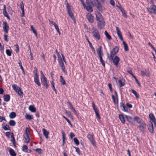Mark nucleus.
I'll return each mask as SVG.
<instances>
[{
  "label": "nucleus",
  "mask_w": 156,
  "mask_h": 156,
  "mask_svg": "<svg viewBox=\"0 0 156 156\" xmlns=\"http://www.w3.org/2000/svg\"><path fill=\"white\" fill-rule=\"evenodd\" d=\"M40 73L41 74V82L43 86L45 87L46 89H47L48 87V83L47 79L44 75L42 71H41Z\"/></svg>",
  "instance_id": "obj_1"
},
{
  "label": "nucleus",
  "mask_w": 156,
  "mask_h": 156,
  "mask_svg": "<svg viewBox=\"0 0 156 156\" xmlns=\"http://www.w3.org/2000/svg\"><path fill=\"white\" fill-rule=\"evenodd\" d=\"M12 87L13 90L18 94L20 97H23V93L22 91L21 88L18 86L16 84L12 85Z\"/></svg>",
  "instance_id": "obj_2"
},
{
  "label": "nucleus",
  "mask_w": 156,
  "mask_h": 156,
  "mask_svg": "<svg viewBox=\"0 0 156 156\" xmlns=\"http://www.w3.org/2000/svg\"><path fill=\"white\" fill-rule=\"evenodd\" d=\"M30 133L29 129L28 128H26L23 134V137L25 139L24 142L27 143H28L29 142L30 139L29 137V135Z\"/></svg>",
  "instance_id": "obj_3"
},
{
  "label": "nucleus",
  "mask_w": 156,
  "mask_h": 156,
  "mask_svg": "<svg viewBox=\"0 0 156 156\" xmlns=\"http://www.w3.org/2000/svg\"><path fill=\"white\" fill-rule=\"evenodd\" d=\"M151 4H153V2L152 0H150ZM147 9L148 11L150 13H153L154 14H156V6L152 5H151L150 8H147Z\"/></svg>",
  "instance_id": "obj_4"
},
{
  "label": "nucleus",
  "mask_w": 156,
  "mask_h": 156,
  "mask_svg": "<svg viewBox=\"0 0 156 156\" xmlns=\"http://www.w3.org/2000/svg\"><path fill=\"white\" fill-rule=\"evenodd\" d=\"M92 33L94 38L98 40L100 39V35L98 30L94 27H93L92 29Z\"/></svg>",
  "instance_id": "obj_5"
},
{
  "label": "nucleus",
  "mask_w": 156,
  "mask_h": 156,
  "mask_svg": "<svg viewBox=\"0 0 156 156\" xmlns=\"http://www.w3.org/2000/svg\"><path fill=\"white\" fill-rule=\"evenodd\" d=\"M108 58L109 59H111L112 60L115 66H117L120 61V58L118 56H115L114 58V56H112V57H108Z\"/></svg>",
  "instance_id": "obj_6"
},
{
  "label": "nucleus",
  "mask_w": 156,
  "mask_h": 156,
  "mask_svg": "<svg viewBox=\"0 0 156 156\" xmlns=\"http://www.w3.org/2000/svg\"><path fill=\"white\" fill-rule=\"evenodd\" d=\"M94 135L89 134L87 136V138L93 146H95L96 143L94 138Z\"/></svg>",
  "instance_id": "obj_7"
},
{
  "label": "nucleus",
  "mask_w": 156,
  "mask_h": 156,
  "mask_svg": "<svg viewBox=\"0 0 156 156\" xmlns=\"http://www.w3.org/2000/svg\"><path fill=\"white\" fill-rule=\"evenodd\" d=\"M119 50V48L118 47L116 46L111 51L110 55V56L108 55V57H112V56H114V55L118 52Z\"/></svg>",
  "instance_id": "obj_8"
},
{
  "label": "nucleus",
  "mask_w": 156,
  "mask_h": 156,
  "mask_svg": "<svg viewBox=\"0 0 156 156\" xmlns=\"http://www.w3.org/2000/svg\"><path fill=\"white\" fill-rule=\"evenodd\" d=\"M3 29L5 33H8V30H9V25L6 22H4L2 25Z\"/></svg>",
  "instance_id": "obj_9"
},
{
  "label": "nucleus",
  "mask_w": 156,
  "mask_h": 156,
  "mask_svg": "<svg viewBox=\"0 0 156 156\" xmlns=\"http://www.w3.org/2000/svg\"><path fill=\"white\" fill-rule=\"evenodd\" d=\"M141 74L142 76H146L147 77H149L150 76V73L148 69H145L140 71Z\"/></svg>",
  "instance_id": "obj_10"
},
{
  "label": "nucleus",
  "mask_w": 156,
  "mask_h": 156,
  "mask_svg": "<svg viewBox=\"0 0 156 156\" xmlns=\"http://www.w3.org/2000/svg\"><path fill=\"white\" fill-rule=\"evenodd\" d=\"M34 82L38 86H40L41 83L39 79L38 75L37 73H36L34 76Z\"/></svg>",
  "instance_id": "obj_11"
},
{
  "label": "nucleus",
  "mask_w": 156,
  "mask_h": 156,
  "mask_svg": "<svg viewBox=\"0 0 156 156\" xmlns=\"http://www.w3.org/2000/svg\"><path fill=\"white\" fill-rule=\"evenodd\" d=\"M66 7L68 10V13L69 14V15L70 17L74 21V22H75V20L74 17L73 16V13L70 10V8L68 4L67 5Z\"/></svg>",
  "instance_id": "obj_12"
},
{
  "label": "nucleus",
  "mask_w": 156,
  "mask_h": 156,
  "mask_svg": "<svg viewBox=\"0 0 156 156\" xmlns=\"http://www.w3.org/2000/svg\"><path fill=\"white\" fill-rule=\"evenodd\" d=\"M86 17L88 21L90 23H93L94 20V17L91 13H87V14Z\"/></svg>",
  "instance_id": "obj_13"
},
{
  "label": "nucleus",
  "mask_w": 156,
  "mask_h": 156,
  "mask_svg": "<svg viewBox=\"0 0 156 156\" xmlns=\"http://www.w3.org/2000/svg\"><path fill=\"white\" fill-rule=\"evenodd\" d=\"M58 61L59 65L61 67L62 71L64 73H66L65 70V67L63 63L64 61L63 59H60V60H58Z\"/></svg>",
  "instance_id": "obj_14"
},
{
  "label": "nucleus",
  "mask_w": 156,
  "mask_h": 156,
  "mask_svg": "<svg viewBox=\"0 0 156 156\" xmlns=\"http://www.w3.org/2000/svg\"><path fill=\"white\" fill-rule=\"evenodd\" d=\"M105 23L103 20L98 21L97 26L99 28L102 29L104 28Z\"/></svg>",
  "instance_id": "obj_15"
},
{
  "label": "nucleus",
  "mask_w": 156,
  "mask_h": 156,
  "mask_svg": "<svg viewBox=\"0 0 156 156\" xmlns=\"http://www.w3.org/2000/svg\"><path fill=\"white\" fill-rule=\"evenodd\" d=\"M97 51L99 58L102 57L103 55L102 47L100 46L99 48H98L97 49Z\"/></svg>",
  "instance_id": "obj_16"
},
{
  "label": "nucleus",
  "mask_w": 156,
  "mask_h": 156,
  "mask_svg": "<svg viewBox=\"0 0 156 156\" xmlns=\"http://www.w3.org/2000/svg\"><path fill=\"white\" fill-rule=\"evenodd\" d=\"M115 28L117 34L118 36L119 37V38L121 41H123V39L122 37L121 33L120 30H119V28L118 27H115Z\"/></svg>",
  "instance_id": "obj_17"
},
{
  "label": "nucleus",
  "mask_w": 156,
  "mask_h": 156,
  "mask_svg": "<svg viewBox=\"0 0 156 156\" xmlns=\"http://www.w3.org/2000/svg\"><path fill=\"white\" fill-rule=\"evenodd\" d=\"M96 18L97 20L99 21L103 20L101 14L98 12L96 13Z\"/></svg>",
  "instance_id": "obj_18"
},
{
  "label": "nucleus",
  "mask_w": 156,
  "mask_h": 156,
  "mask_svg": "<svg viewBox=\"0 0 156 156\" xmlns=\"http://www.w3.org/2000/svg\"><path fill=\"white\" fill-rule=\"evenodd\" d=\"M118 83L119 84V86L120 87L124 86L125 85V80L122 78H120L118 81Z\"/></svg>",
  "instance_id": "obj_19"
},
{
  "label": "nucleus",
  "mask_w": 156,
  "mask_h": 156,
  "mask_svg": "<svg viewBox=\"0 0 156 156\" xmlns=\"http://www.w3.org/2000/svg\"><path fill=\"white\" fill-rule=\"evenodd\" d=\"M89 3H87V6L85 5V7L84 6H83L85 9H86L89 12H92L93 10L91 6L90 5H89Z\"/></svg>",
  "instance_id": "obj_20"
},
{
  "label": "nucleus",
  "mask_w": 156,
  "mask_h": 156,
  "mask_svg": "<svg viewBox=\"0 0 156 156\" xmlns=\"http://www.w3.org/2000/svg\"><path fill=\"white\" fill-rule=\"evenodd\" d=\"M3 14L9 20L10 18L9 17L6 11V7L5 5H3Z\"/></svg>",
  "instance_id": "obj_21"
},
{
  "label": "nucleus",
  "mask_w": 156,
  "mask_h": 156,
  "mask_svg": "<svg viewBox=\"0 0 156 156\" xmlns=\"http://www.w3.org/2000/svg\"><path fill=\"white\" fill-rule=\"evenodd\" d=\"M134 120L136 122L140 124L144 122L142 119L137 117H135L133 118Z\"/></svg>",
  "instance_id": "obj_22"
},
{
  "label": "nucleus",
  "mask_w": 156,
  "mask_h": 156,
  "mask_svg": "<svg viewBox=\"0 0 156 156\" xmlns=\"http://www.w3.org/2000/svg\"><path fill=\"white\" fill-rule=\"evenodd\" d=\"M20 7L22 12V15L23 16L24 15V4L22 1H21L20 2Z\"/></svg>",
  "instance_id": "obj_23"
},
{
  "label": "nucleus",
  "mask_w": 156,
  "mask_h": 156,
  "mask_svg": "<svg viewBox=\"0 0 156 156\" xmlns=\"http://www.w3.org/2000/svg\"><path fill=\"white\" fill-rule=\"evenodd\" d=\"M140 124L141 125L139 126L138 127L140 130L143 131H144V128L146 127V124L144 122H143L142 123H141Z\"/></svg>",
  "instance_id": "obj_24"
},
{
  "label": "nucleus",
  "mask_w": 156,
  "mask_h": 156,
  "mask_svg": "<svg viewBox=\"0 0 156 156\" xmlns=\"http://www.w3.org/2000/svg\"><path fill=\"white\" fill-rule=\"evenodd\" d=\"M67 103L69 106V107L72 110V111L74 112L75 114H76V111L75 110V108L73 107L72 105L70 103L68 102Z\"/></svg>",
  "instance_id": "obj_25"
},
{
  "label": "nucleus",
  "mask_w": 156,
  "mask_h": 156,
  "mask_svg": "<svg viewBox=\"0 0 156 156\" xmlns=\"http://www.w3.org/2000/svg\"><path fill=\"white\" fill-rule=\"evenodd\" d=\"M120 106L121 109L122 111L124 112L128 111L127 108L125 106L124 104L122 102L120 103Z\"/></svg>",
  "instance_id": "obj_26"
},
{
  "label": "nucleus",
  "mask_w": 156,
  "mask_h": 156,
  "mask_svg": "<svg viewBox=\"0 0 156 156\" xmlns=\"http://www.w3.org/2000/svg\"><path fill=\"white\" fill-rule=\"evenodd\" d=\"M42 131L43 132V134L45 136V138L46 139H47L48 137V135L49 134V132L44 129H43Z\"/></svg>",
  "instance_id": "obj_27"
},
{
  "label": "nucleus",
  "mask_w": 156,
  "mask_h": 156,
  "mask_svg": "<svg viewBox=\"0 0 156 156\" xmlns=\"http://www.w3.org/2000/svg\"><path fill=\"white\" fill-rule=\"evenodd\" d=\"M2 127L5 130H9L10 128L8 125L5 123L2 124Z\"/></svg>",
  "instance_id": "obj_28"
},
{
  "label": "nucleus",
  "mask_w": 156,
  "mask_h": 156,
  "mask_svg": "<svg viewBox=\"0 0 156 156\" xmlns=\"http://www.w3.org/2000/svg\"><path fill=\"white\" fill-rule=\"evenodd\" d=\"M29 109L32 112H35L36 111V109L33 105H30L29 107Z\"/></svg>",
  "instance_id": "obj_29"
},
{
  "label": "nucleus",
  "mask_w": 156,
  "mask_h": 156,
  "mask_svg": "<svg viewBox=\"0 0 156 156\" xmlns=\"http://www.w3.org/2000/svg\"><path fill=\"white\" fill-rule=\"evenodd\" d=\"M4 101L6 102L9 101L10 99V96L9 95L6 94L3 96Z\"/></svg>",
  "instance_id": "obj_30"
},
{
  "label": "nucleus",
  "mask_w": 156,
  "mask_h": 156,
  "mask_svg": "<svg viewBox=\"0 0 156 156\" xmlns=\"http://www.w3.org/2000/svg\"><path fill=\"white\" fill-rule=\"evenodd\" d=\"M148 130L151 133H152L153 132V124L151 122L148 128Z\"/></svg>",
  "instance_id": "obj_31"
},
{
  "label": "nucleus",
  "mask_w": 156,
  "mask_h": 156,
  "mask_svg": "<svg viewBox=\"0 0 156 156\" xmlns=\"http://www.w3.org/2000/svg\"><path fill=\"white\" fill-rule=\"evenodd\" d=\"M149 117L150 119L153 122H155L156 120L155 118L154 115L152 113H150L149 115Z\"/></svg>",
  "instance_id": "obj_32"
},
{
  "label": "nucleus",
  "mask_w": 156,
  "mask_h": 156,
  "mask_svg": "<svg viewBox=\"0 0 156 156\" xmlns=\"http://www.w3.org/2000/svg\"><path fill=\"white\" fill-rule=\"evenodd\" d=\"M119 118L121 121L124 124L125 123V121L123 116L122 115H119Z\"/></svg>",
  "instance_id": "obj_33"
},
{
  "label": "nucleus",
  "mask_w": 156,
  "mask_h": 156,
  "mask_svg": "<svg viewBox=\"0 0 156 156\" xmlns=\"http://www.w3.org/2000/svg\"><path fill=\"white\" fill-rule=\"evenodd\" d=\"M16 116V113L14 112H12L9 114V117L11 119L15 118Z\"/></svg>",
  "instance_id": "obj_34"
},
{
  "label": "nucleus",
  "mask_w": 156,
  "mask_h": 156,
  "mask_svg": "<svg viewBox=\"0 0 156 156\" xmlns=\"http://www.w3.org/2000/svg\"><path fill=\"white\" fill-rule=\"evenodd\" d=\"M9 152L11 156H16V154L12 149L10 148L9 150Z\"/></svg>",
  "instance_id": "obj_35"
},
{
  "label": "nucleus",
  "mask_w": 156,
  "mask_h": 156,
  "mask_svg": "<svg viewBox=\"0 0 156 156\" xmlns=\"http://www.w3.org/2000/svg\"><path fill=\"white\" fill-rule=\"evenodd\" d=\"M60 77V82L62 85H64L66 84L65 81L63 77L61 76Z\"/></svg>",
  "instance_id": "obj_36"
},
{
  "label": "nucleus",
  "mask_w": 156,
  "mask_h": 156,
  "mask_svg": "<svg viewBox=\"0 0 156 156\" xmlns=\"http://www.w3.org/2000/svg\"><path fill=\"white\" fill-rule=\"evenodd\" d=\"M65 113L67 115L71 118H73V116L71 114L70 112L67 111V110H65Z\"/></svg>",
  "instance_id": "obj_37"
},
{
  "label": "nucleus",
  "mask_w": 156,
  "mask_h": 156,
  "mask_svg": "<svg viewBox=\"0 0 156 156\" xmlns=\"http://www.w3.org/2000/svg\"><path fill=\"white\" fill-rule=\"evenodd\" d=\"M62 142H63V145H64V144L65 143V139H66V136L65 134L63 132H62Z\"/></svg>",
  "instance_id": "obj_38"
},
{
  "label": "nucleus",
  "mask_w": 156,
  "mask_h": 156,
  "mask_svg": "<svg viewBox=\"0 0 156 156\" xmlns=\"http://www.w3.org/2000/svg\"><path fill=\"white\" fill-rule=\"evenodd\" d=\"M25 118L27 119L30 120L33 119L34 117L33 115H30L27 114L25 116Z\"/></svg>",
  "instance_id": "obj_39"
},
{
  "label": "nucleus",
  "mask_w": 156,
  "mask_h": 156,
  "mask_svg": "<svg viewBox=\"0 0 156 156\" xmlns=\"http://www.w3.org/2000/svg\"><path fill=\"white\" fill-rule=\"evenodd\" d=\"M112 99L113 100V102L115 104L118 102V99L117 98V96H114V95H112Z\"/></svg>",
  "instance_id": "obj_40"
},
{
  "label": "nucleus",
  "mask_w": 156,
  "mask_h": 156,
  "mask_svg": "<svg viewBox=\"0 0 156 156\" xmlns=\"http://www.w3.org/2000/svg\"><path fill=\"white\" fill-rule=\"evenodd\" d=\"M9 124L11 126H14L16 125V122L13 120H11L9 121Z\"/></svg>",
  "instance_id": "obj_41"
},
{
  "label": "nucleus",
  "mask_w": 156,
  "mask_h": 156,
  "mask_svg": "<svg viewBox=\"0 0 156 156\" xmlns=\"http://www.w3.org/2000/svg\"><path fill=\"white\" fill-rule=\"evenodd\" d=\"M122 41V43L124 45L125 51H127L128 50V49L127 45L123 41Z\"/></svg>",
  "instance_id": "obj_42"
},
{
  "label": "nucleus",
  "mask_w": 156,
  "mask_h": 156,
  "mask_svg": "<svg viewBox=\"0 0 156 156\" xmlns=\"http://www.w3.org/2000/svg\"><path fill=\"white\" fill-rule=\"evenodd\" d=\"M125 117H126L127 121H128L129 122L131 123H132V118L131 117H130L129 116L126 115Z\"/></svg>",
  "instance_id": "obj_43"
},
{
  "label": "nucleus",
  "mask_w": 156,
  "mask_h": 156,
  "mask_svg": "<svg viewBox=\"0 0 156 156\" xmlns=\"http://www.w3.org/2000/svg\"><path fill=\"white\" fill-rule=\"evenodd\" d=\"M92 106L95 112L98 111L97 108L96 107L95 105L93 102H92Z\"/></svg>",
  "instance_id": "obj_44"
},
{
  "label": "nucleus",
  "mask_w": 156,
  "mask_h": 156,
  "mask_svg": "<svg viewBox=\"0 0 156 156\" xmlns=\"http://www.w3.org/2000/svg\"><path fill=\"white\" fill-rule=\"evenodd\" d=\"M132 92L135 95L136 98H138L139 97V95L134 90H131Z\"/></svg>",
  "instance_id": "obj_45"
},
{
  "label": "nucleus",
  "mask_w": 156,
  "mask_h": 156,
  "mask_svg": "<svg viewBox=\"0 0 156 156\" xmlns=\"http://www.w3.org/2000/svg\"><path fill=\"white\" fill-rule=\"evenodd\" d=\"M105 35L106 37L109 40H110L111 39V36L109 35L106 31L105 32Z\"/></svg>",
  "instance_id": "obj_46"
},
{
  "label": "nucleus",
  "mask_w": 156,
  "mask_h": 156,
  "mask_svg": "<svg viewBox=\"0 0 156 156\" xmlns=\"http://www.w3.org/2000/svg\"><path fill=\"white\" fill-rule=\"evenodd\" d=\"M28 147L26 145H24L23 146L22 150L23 151H24L25 152H28Z\"/></svg>",
  "instance_id": "obj_47"
},
{
  "label": "nucleus",
  "mask_w": 156,
  "mask_h": 156,
  "mask_svg": "<svg viewBox=\"0 0 156 156\" xmlns=\"http://www.w3.org/2000/svg\"><path fill=\"white\" fill-rule=\"evenodd\" d=\"M6 52L7 55L9 56H10L11 55L12 53V51L9 49H6Z\"/></svg>",
  "instance_id": "obj_48"
},
{
  "label": "nucleus",
  "mask_w": 156,
  "mask_h": 156,
  "mask_svg": "<svg viewBox=\"0 0 156 156\" xmlns=\"http://www.w3.org/2000/svg\"><path fill=\"white\" fill-rule=\"evenodd\" d=\"M76 145H77L79 144V142L78 140L76 138H74L73 139Z\"/></svg>",
  "instance_id": "obj_49"
},
{
  "label": "nucleus",
  "mask_w": 156,
  "mask_h": 156,
  "mask_svg": "<svg viewBox=\"0 0 156 156\" xmlns=\"http://www.w3.org/2000/svg\"><path fill=\"white\" fill-rule=\"evenodd\" d=\"M100 58V61L101 63L102 66L104 67H105V62L103 60L102 57L100 58Z\"/></svg>",
  "instance_id": "obj_50"
},
{
  "label": "nucleus",
  "mask_w": 156,
  "mask_h": 156,
  "mask_svg": "<svg viewBox=\"0 0 156 156\" xmlns=\"http://www.w3.org/2000/svg\"><path fill=\"white\" fill-rule=\"evenodd\" d=\"M30 27H31V30L33 31V32L35 35L36 36H37V33L36 32V31L34 29L33 26L32 25Z\"/></svg>",
  "instance_id": "obj_51"
},
{
  "label": "nucleus",
  "mask_w": 156,
  "mask_h": 156,
  "mask_svg": "<svg viewBox=\"0 0 156 156\" xmlns=\"http://www.w3.org/2000/svg\"><path fill=\"white\" fill-rule=\"evenodd\" d=\"M122 12V14L123 16L125 18H126L127 17V15L126 12L123 9L121 10Z\"/></svg>",
  "instance_id": "obj_52"
},
{
  "label": "nucleus",
  "mask_w": 156,
  "mask_h": 156,
  "mask_svg": "<svg viewBox=\"0 0 156 156\" xmlns=\"http://www.w3.org/2000/svg\"><path fill=\"white\" fill-rule=\"evenodd\" d=\"M15 46L16 48V53H18L19 50V48L18 45L17 44H16L15 45Z\"/></svg>",
  "instance_id": "obj_53"
},
{
  "label": "nucleus",
  "mask_w": 156,
  "mask_h": 156,
  "mask_svg": "<svg viewBox=\"0 0 156 156\" xmlns=\"http://www.w3.org/2000/svg\"><path fill=\"white\" fill-rule=\"evenodd\" d=\"M49 24L51 26H55L56 24L55 22L51 20H49Z\"/></svg>",
  "instance_id": "obj_54"
},
{
  "label": "nucleus",
  "mask_w": 156,
  "mask_h": 156,
  "mask_svg": "<svg viewBox=\"0 0 156 156\" xmlns=\"http://www.w3.org/2000/svg\"><path fill=\"white\" fill-rule=\"evenodd\" d=\"M89 45L91 49L92 50V51L95 53V50L94 48L92 46V44L90 42H89Z\"/></svg>",
  "instance_id": "obj_55"
},
{
  "label": "nucleus",
  "mask_w": 156,
  "mask_h": 156,
  "mask_svg": "<svg viewBox=\"0 0 156 156\" xmlns=\"http://www.w3.org/2000/svg\"><path fill=\"white\" fill-rule=\"evenodd\" d=\"M34 151L37 152L39 154H40L41 153V150L40 148H37Z\"/></svg>",
  "instance_id": "obj_56"
},
{
  "label": "nucleus",
  "mask_w": 156,
  "mask_h": 156,
  "mask_svg": "<svg viewBox=\"0 0 156 156\" xmlns=\"http://www.w3.org/2000/svg\"><path fill=\"white\" fill-rule=\"evenodd\" d=\"M74 148L76 149V151L77 152V153L78 154H80V149L78 148L77 147H74Z\"/></svg>",
  "instance_id": "obj_57"
},
{
  "label": "nucleus",
  "mask_w": 156,
  "mask_h": 156,
  "mask_svg": "<svg viewBox=\"0 0 156 156\" xmlns=\"http://www.w3.org/2000/svg\"><path fill=\"white\" fill-rule=\"evenodd\" d=\"M3 120L6 121V119L5 117L0 116V122H1Z\"/></svg>",
  "instance_id": "obj_58"
},
{
  "label": "nucleus",
  "mask_w": 156,
  "mask_h": 156,
  "mask_svg": "<svg viewBox=\"0 0 156 156\" xmlns=\"http://www.w3.org/2000/svg\"><path fill=\"white\" fill-rule=\"evenodd\" d=\"M12 133L10 132H7L5 133V135L7 137H9L11 135Z\"/></svg>",
  "instance_id": "obj_59"
},
{
  "label": "nucleus",
  "mask_w": 156,
  "mask_h": 156,
  "mask_svg": "<svg viewBox=\"0 0 156 156\" xmlns=\"http://www.w3.org/2000/svg\"><path fill=\"white\" fill-rule=\"evenodd\" d=\"M126 106L129 108H131L132 107V106L131 104H129V103H127L126 104Z\"/></svg>",
  "instance_id": "obj_60"
},
{
  "label": "nucleus",
  "mask_w": 156,
  "mask_h": 156,
  "mask_svg": "<svg viewBox=\"0 0 156 156\" xmlns=\"http://www.w3.org/2000/svg\"><path fill=\"white\" fill-rule=\"evenodd\" d=\"M110 4L112 6H114L115 5V2L114 0H110Z\"/></svg>",
  "instance_id": "obj_61"
},
{
  "label": "nucleus",
  "mask_w": 156,
  "mask_h": 156,
  "mask_svg": "<svg viewBox=\"0 0 156 156\" xmlns=\"http://www.w3.org/2000/svg\"><path fill=\"white\" fill-rule=\"evenodd\" d=\"M18 63L19 65V66H20V68L21 69H23V68L22 65H21V62L20 60H19Z\"/></svg>",
  "instance_id": "obj_62"
},
{
  "label": "nucleus",
  "mask_w": 156,
  "mask_h": 156,
  "mask_svg": "<svg viewBox=\"0 0 156 156\" xmlns=\"http://www.w3.org/2000/svg\"><path fill=\"white\" fill-rule=\"evenodd\" d=\"M51 85L52 86V87L53 89L55 88V86H54V83L53 80H52V81L51 82Z\"/></svg>",
  "instance_id": "obj_63"
},
{
  "label": "nucleus",
  "mask_w": 156,
  "mask_h": 156,
  "mask_svg": "<svg viewBox=\"0 0 156 156\" xmlns=\"http://www.w3.org/2000/svg\"><path fill=\"white\" fill-rule=\"evenodd\" d=\"M74 136V133L72 132L70 133V137L72 139Z\"/></svg>",
  "instance_id": "obj_64"
}]
</instances>
